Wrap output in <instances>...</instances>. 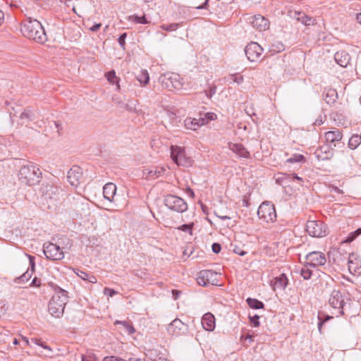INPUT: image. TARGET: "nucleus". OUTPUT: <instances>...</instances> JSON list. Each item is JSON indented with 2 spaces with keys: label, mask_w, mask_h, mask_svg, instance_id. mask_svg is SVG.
Masks as SVG:
<instances>
[{
  "label": "nucleus",
  "mask_w": 361,
  "mask_h": 361,
  "mask_svg": "<svg viewBox=\"0 0 361 361\" xmlns=\"http://www.w3.org/2000/svg\"><path fill=\"white\" fill-rule=\"evenodd\" d=\"M314 155L319 161H325L333 157L334 152L329 146L323 145L315 150Z\"/></svg>",
  "instance_id": "f3484780"
},
{
  "label": "nucleus",
  "mask_w": 361,
  "mask_h": 361,
  "mask_svg": "<svg viewBox=\"0 0 361 361\" xmlns=\"http://www.w3.org/2000/svg\"><path fill=\"white\" fill-rule=\"evenodd\" d=\"M20 118L27 119L28 121H33L35 118V114L30 109H25L20 116Z\"/></svg>",
  "instance_id": "e433bc0d"
},
{
  "label": "nucleus",
  "mask_w": 361,
  "mask_h": 361,
  "mask_svg": "<svg viewBox=\"0 0 361 361\" xmlns=\"http://www.w3.org/2000/svg\"><path fill=\"white\" fill-rule=\"evenodd\" d=\"M135 21L138 23H142V24L147 23V20L145 18V16H143L142 17L135 16Z\"/></svg>",
  "instance_id": "4d7b16f0"
},
{
  "label": "nucleus",
  "mask_w": 361,
  "mask_h": 361,
  "mask_svg": "<svg viewBox=\"0 0 361 361\" xmlns=\"http://www.w3.org/2000/svg\"><path fill=\"white\" fill-rule=\"evenodd\" d=\"M216 86H214V87H212L209 91H206V95L208 98H211L215 93H216Z\"/></svg>",
  "instance_id": "603ef678"
},
{
  "label": "nucleus",
  "mask_w": 361,
  "mask_h": 361,
  "mask_svg": "<svg viewBox=\"0 0 361 361\" xmlns=\"http://www.w3.org/2000/svg\"><path fill=\"white\" fill-rule=\"evenodd\" d=\"M230 150L233 152L240 157L249 158L250 152L247 149L240 143H230L228 145Z\"/></svg>",
  "instance_id": "6ab92c4d"
},
{
  "label": "nucleus",
  "mask_w": 361,
  "mask_h": 361,
  "mask_svg": "<svg viewBox=\"0 0 361 361\" xmlns=\"http://www.w3.org/2000/svg\"><path fill=\"white\" fill-rule=\"evenodd\" d=\"M306 159L302 154H295L291 157L286 160V162L290 164L295 163H304L305 162Z\"/></svg>",
  "instance_id": "7c9ffc66"
},
{
  "label": "nucleus",
  "mask_w": 361,
  "mask_h": 361,
  "mask_svg": "<svg viewBox=\"0 0 361 361\" xmlns=\"http://www.w3.org/2000/svg\"><path fill=\"white\" fill-rule=\"evenodd\" d=\"M167 331L169 334L175 336L185 335L188 332V326L180 319L176 318L169 325Z\"/></svg>",
  "instance_id": "ddd939ff"
},
{
  "label": "nucleus",
  "mask_w": 361,
  "mask_h": 361,
  "mask_svg": "<svg viewBox=\"0 0 361 361\" xmlns=\"http://www.w3.org/2000/svg\"><path fill=\"white\" fill-rule=\"evenodd\" d=\"M330 306L338 310L340 315L344 314L343 310L345 305V300L342 293L339 290H333L329 298Z\"/></svg>",
  "instance_id": "9d476101"
},
{
  "label": "nucleus",
  "mask_w": 361,
  "mask_h": 361,
  "mask_svg": "<svg viewBox=\"0 0 361 361\" xmlns=\"http://www.w3.org/2000/svg\"><path fill=\"white\" fill-rule=\"evenodd\" d=\"M126 37H127V34L124 32V33L121 34L118 39V42L120 46L123 49H124V46H125V40H126Z\"/></svg>",
  "instance_id": "de8ad7c7"
},
{
  "label": "nucleus",
  "mask_w": 361,
  "mask_h": 361,
  "mask_svg": "<svg viewBox=\"0 0 361 361\" xmlns=\"http://www.w3.org/2000/svg\"><path fill=\"white\" fill-rule=\"evenodd\" d=\"M297 19L305 25H310L314 24V20L306 16L305 13L299 12L298 13Z\"/></svg>",
  "instance_id": "c756f323"
},
{
  "label": "nucleus",
  "mask_w": 361,
  "mask_h": 361,
  "mask_svg": "<svg viewBox=\"0 0 361 361\" xmlns=\"http://www.w3.org/2000/svg\"><path fill=\"white\" fill-rule=\"evenodd\" d=\"M245 20L259 32L264 31L269 27V20L261 15L249 16Z\"/></svg>",
  "instance_id": "f8f14e48"
},
{
  "label": "nucleus",
  "mask_w": 361,
  "mask_h": 361,
  "mask_svg": "<svg viewBox=\"0 0 361 361\" xmlns=\"http://www.w3.org/2000/svg\"><path fill=\"white\" fill-rule=\"evenodd\" d=\"M233 251L235 254L239 255L240 256H244L246 254V252L244 251L240 246L235 245H233Z\"/></svg>",
  "instance_id": "a18cd8bd"
},
{
  "label": "nucleus",
  "mask_w": 361,
  "mask_h": 361,
  "mask_svg": "<svg viewBox=\"0 0 361 361\" xmlns=\"http://www.w3.org/2000/svg\"><path fill=\"white\" fill-rule=\"evenodd\" d=\"M290 178V175L286 173H279L276 181L279 184H282L286 180Z\"/></svg>",
  "instance_id": "79ce46f5"
},
{
  "label": "nucleus",
  "mask_w": 361,
  "mask_h": 361,
  "mask_svg": "<svg viewBox=\"0 0 361 361\" xmlns=\"http://www.w3.org/2000/svg\"><path fill=\"white\" fill-rule=\"evenodd\" d=\"M87 281L91 283H97V279L94 276L89 274Z\"/></svg>",
  "instance_id": "052dcab7"
},
{
  "label": "nucleus",
  "mask_w": 361,
  "mask_h": 361,
  "mask_svg": "<svg viewBox=\"0 0 361 361\" xmlns=\"http://www.w3.org/2000/svg\"><path fill=\"white\" fill-rule=\"evenodd\" d=\"M104 293L110 297H112L116 293V291H115L114 289H111V288H105L104 290Z\"/></svg>",
  "instance_id": "864d4df0"
},
{
  "label": "nucleus",
  "mask_w": 361,
  "mask_h": 361,
  "mask_svg": "<svg viewBox=\"0 0 361 361\" xmlns=\"http://www.w3.org/2000/svg\"><path fill=\"white\" fill-rule=\"evenodd\" d=\"M357 259V255L352 252L350 253L348 257V269L351 272L352 269L355 271L356 266H353L355 264V261Z\"/></svg>",
  "instance_id": "c9c22d12"
},
{
  "label": "nucleus",
  "mask_w": 361,
  "mask_h": 361,
  "mask_svg": "<svg viewBox=\"0 0 361 361\" xmlns=\"http://www.w3.org/2000/svg\"><path fill=\"white\" fill-rule=\"evenodd\" d=\"M20 30L25 37L37 42L44 43L47 39L43 26L41 23L36 19H32L31 18L26 19Z\"/></svg>",
  "instance_id": "f257e3e1"
},
{
  "label": "nucleus",
  "mask_w": 361,
  "mask_h": 361,
  "mask_svg": "<svg viewBox=\"0 0 361 361\" xmlns=\"http://www.w3.org/2000/svg\"><path fill=\"white\" fill-rule=\"evenodd\" d=\"M200 120L204 121V125L207 124L210 121H214L216 118V115L214 113L209 112L205 114L204 118H200Z\"/></svg>",
  "instance_id": "a19ab883"
},
{
  "label": "nucleus",
  "mask_w": 361,
  "mask_h": 361,
  "mask_svg": "<svg viewBox=\"0 0 361 361\" xmlns=\"http://www.w3.org/2000/svg\"><path fill=\"white\" fill-rule=\"evenodd\" d=\"M290 175V178L293 179V180H298L300 182H302V178L299 177L296 173H292V174H289Z\"/></svg>",
  "instance_id": "e2e57ef3"
},
{
  "label": "nucleus",
  "mask_w": 361,
  "mask_h": 361,
  "mask_svg": "<svg viewBox=\"0 0 361 361\" xmlns=\"http://www.w3.org/2000/svg\"><path fill=\"white\" fill-rule=\"evenodd\" d=\"M104 361H127L125 360H123L121 357H118L116 356H106L104 358Z\"/></svg>",
  "instance_id": "8fccbe9b"
},
{
  "label": "nucleus",
  "mask_w": 361,
  "mask_h": 361,
  "mask_svg": "<svg viewBox=\"0 0 361 361\" xmlns=\"http://www.w3.org/2000/svg\"><path fill=\"white\" fill-rule=\"evenodd\" d=\"M212 249L214 253L218 254L221 250V246L219 243H214L212 245Z\"/></svg>",
  "instance_id": "09e8293b"
},
{
  "label": "nucleus",
  "mask_w": 361,
  "mask_h": 361,
  "mask_svg": "<svg viewBox=\"0 0 361 361\" xmlns=\"http://www.w3.org/2000/svg\"><path fill=\"white\" fill-rule=\"evenodd\" d=\"M226 81L231 82H236L238 84H240L243 82V77L242 75H238L236 74L230 75L227 78H226Z\"/></svg>",
  "instance_id": "4c0bfd02"
},
{
  "label": "nucleus",
  "mask_w": 361,
  "mask_h": 361,
  "mask_svg": "<svg viewBox=\"0 0 361 361\" xmlns=\"http://www.w3.org/2000/svg\"><path fill=\"white\" fill-rule=\"evenodd\" d=\"M90 274L87 273V272H85V271H79L78 273H77V275L80 278L82 279V280L84 281H87V278H88V276H89Z\"/></svg>",
  "instance_id": "5fc2aeb1"
},
{
  "label": "nucleus",
  "mask_w": 361,
  "mask_h": 361,
  "mask_svg": "<svg viewBox=\"0 0 361 361\" xmlns=\"http://www.w3.org/2000/svg\"><path fill=\"white\" fill-rule=\"evenodd\" d=\"M202 326L206 331H212L215 328V318L214 316L208 312L203 315L202 318Z\"/></svg>",
  "instance_id": "a211bd4d"
},
{
  "label": "nucleus",
  "mask_w": 361,
  "mask_h": 361,
  "mask_svg": "<svg viewBox=\"0 0 361 361\" xmlns=\"http://www.w3.org/2000/svg\"><path fill=\"white\" fill-rule=\"evenodd\" d=\"M246 302L250 307L255 309V310L262 309V308H264V305L262 302H261L255 298H248L246 300Z\"/></svg>",
  "instance_id": "bb28decb"
},
{
  "label": "nucleus",
  "mask_w": 361,
  "mask_h": 361,
  "mask_svg": "<svg viewBox=\"0 0 361 361\" xmlns=\"http://www.w3.org/2000/svg\"><path fill=\"white\" fill-rule=\"evenodd\" d=\"M197 282L202 286H206L209 283L216 285L217 273L212 270H202L197 274Z\"/></svg>",
  "instance_id": "9b49d317"
},
{
  "label": "nucleus",
  "mask_w": 361,
  "mask_h": 361,
  "mask_svg": "<svg viewBox=\"0 0 361 361\" xmlns=\"http://www.w3.org/2000/svg\"><path fill=\"white\" fill-rule=\"evenodd\" d=\"M325 138L327 142L334 143V146L336 147V142H339L342 139V134L339 130L329 131L325 133Z\"/></svg>",
  "instance_id": "5701e85b"
},
{
  "label": "nucleus",
  "mask_w": 361,
  "mask_h": 361,
  "mask_svg": "<svg viewBox=\"0 0 361 361\" xmlns=\"http://www.w3.org/2000/svg\"><path fill=\"white\" fill-rule=\"evenodd\" d=\"M39 346L42 347L45 350H49L50 353H53L52 349L49 345H46L45 343L43 341L42 342V345H40Z\"/></svg>",
  "instance_id": "69168bd1"
},
{
  "label": "nucleus",
  "mask_w": 361,
  "mask_h": 361,
  "mask_svg": "<svg viewBox=\"0 0 361 361\" xmlns=\"http://www.w3.org/2000/svg\"><path fill=\"white\" fill-rule=\"evenodd\" d=\"M101 23H95L90 28V30L92 32H97L101 27Z\"/></svg>",
  "instance_id": "bf43d9fd"
},
{
  "label": "nucleus",
  "mask_w": 361,
  "mask_h": 361,
  "mask_svg": "<svg viewBox=\"0 0 361 361\" xmlns=\"http://www.w3.org/2000/svg\"><path fill=\"white\" fill-rule=\"evenodd\" d=\"M361 143V138L358 135H353L348 141V147L351 149H355Z\"/></svg>",
  "instance_id": "c85d7f7f"
},
{
  "label": "nucleus",
  "mask_w": 361,
  "mask_h": 361,
  "mask_svg": "<svg viewBox=\"0 0 361 361\" xmlns=\"http://www.w3.org/2000/svg\"><path fill=\"white\" fill-rule=\"evenodd\" d=\"M288 279L284 274H281L279 277L275 279L273 285L274 290H283L288 285Z\"/></svg>",
  "instance_id": "393cba45"
},
{
  "label": "nucleus",
  "mask_w": 361,
  "mask_h": 361,
  "mask_svg": "<svg viewBox=\"0 0 361 361\" xmlns=\"http://www.w3.org/2000/svg\"><path fill=\"white\" fill-rule=\"evenodd\" d=\"M361 234V228H357L353 232L350 233L346 238L343 240V243H350L353 242L357 237Z\"/></svg>",
  "instance_id": "72a5a7b5"
},
{
  "label": "nucleus",
  "mask_w": 361,
  "mask_h": 361,
  "mask_svg": "<svg viewBox=\"0 0 361 361\" xmlns=\"http://www.w3.org/2000/svg\"><path fill=\"white\" fill-rule=\"evenodd\" d=\"M310 267H304L300 268L297 272L305 279L308 280L312 275V271L309 269Z\"/></svg>",
  "instance_id": "473e14b6"
},
{
  "label": "nucleus",
  "mask_w": 361,
  "mask_h": 361,
  "mask_svg": "<svg viewBox=\"0 0 361 361\" xmlns=\"http://www.w3.org/2000/svg\"><path fill=\"white\" fill-rule=\"evenodd\" d=\"M257 215L259 219L267 223L273 222L276 219L274 205L269 202H264L258 208Z\"/></svg>",
  "instance_id": "39448f33"
},
{
  "label": "nucleus",
  "mask_w": 361,
  "mask_h": 361,
  "mask_svg": "<svg viewBox=\"0 0 361 361\" xmlns=\"http://www.w3.org/2000/svg\"><path fill=\"white\" fill-rule=\"evenodd\" d=\"M209 0H205L204 2L203 3V4L200 5V6H195V8L197 9H204V8H207V6H208V2H209Z\"/></svg>",
  "instance_id": "680f3d73"
},
{
  "label": "nucleus",
  "mask_w": 361,
  "mask_h": 361,
  "mask_svg": "<svg viewBox=\"0 0 361 361\" xmlns=\"http://www.w3.org/2000/svg\"><path fill=\"white\" fill-rule=\"evenodd\" d=\"M305 267H316L325 264L326 259L324 253L318 251H314L308 253L305 256Z\"/></svg>",
  "instance_id": "4468645a"
},
{
  "label": "nucleus",
  "mask_w": 361,
  "mask_h": 361,
  "mask_svg": "<svg viewBox=\"0 0 361 361\" xmlns=\"http://www.w3.org/2000/svg\"><path fill=\"white\" fill-rule=\"evenodd\" d=\"M31 286H39V281L36 277H35L32 279V281L31 282Z\"/></svg>",
  "instance_id": "338daca9"
},
{
  "label": "nucleus",
  "mask_w": 361,
  "mask_h": 361,
  "mask_svg": "<svg viewBox=\"0 0 361 361\" xmlns=\"http://www.w3.org/2000/svg\"><path fill=\"white\" fill-rule=\"evenodd\" d=\"M43 252L46 257L50 260H61L64 258V252L60 246L52 243H45Z\"/></svg>",
  "instance_id": "1a4fd4ad"
},
{
  "label": "nucleus",
  "mask_w": 361,
  "mask_h": 361,
  "mask_svg": "<svg viewBox=\"0 0 361 361\" xmlns=\"http://www.w3.org/2000/svg\"><path fill=\"white\" fill-rule=\"evenodd\" d=\"M249 319H250V323L255 327L258 326L259 325V317L258 315H257V314H255L254 316L249 315Z\"/></svg>",
  "instance_id": "37998d69"
},
{
  "label": "nucleus",
  "mask_w": 361,
  "mask_h": 361,
  "mask_svg": "<svg viewBox=\"0 0 361 361\" xmlns=\"http://www.w3.org/2000/svg\"><path fill=\"white\" fill-rule=\"evenodd\" d=\"M82 176V169L74 166L68 172V180L72 186L77 187L80 183Z\"/></svg>",
  "instance_id": "dca6fc26"
},
{
  "label": "nucleus",
  "mask_w": 361,
  "mask_h": 361,
  "mask_svg": "<svg viewBox=\"0 0 361 361\" xmlns=\"http://www.w3.org/2000/svg\"><path fill=\"white\" fill-rule=\"evenodd\" d=\"M334 59L341 67H347L350 61V56L344 50L337 51L334 55Z\"/></svg>",
  "instance_id": "aec40b11"
},
{
  "label": "nucleus",
  "mask_w": 361,
  "mask_h": 361,
  "mask_svg": "<svg viewBox=\"0 0 361 361\" xmlns=\"http://www.w3.org/2000/svg\"><path fill=\"white\" fill-rule=\"evenodd\" d=\"M262 47L257 42L249 43L245 49V52L249 61H257L262 56Z\"/></svg>",
  "instance_id": "2eb2a0df"
},
{
  "label": "nucleus",
  "mask_w": 361,
  "mask_h": 361,
  "mask_svg": "<svg viewBox=\"0 0 361 361\" xmlns=\"http://www.w3.org/2000/svg\"><path fill=\"white\" fill-rule=\"evenodd\" d=\"M67 292L59 289L52 297L49 303V312L56 318H60L64 312L65 305L68 302Z\"/></svg>",
  "instance_id": "f03ea898"
},
{
  "label": "nucleus",
  "mask_w": 361,
  "mask_h": 361,
  "mask_svg": "<svg viewBox=\"0 0 361 361\" xmlns=\"http://www.w3.org/2000/svg\"><path fill=\"white\" fill-rule=\"evenodd\" d=\"M137 80L143 85H147L149 80V76L146 70H142L137 75Z\"/></svg>",
  "instance_id": "2f4dec72"
},
{
  "label": "nucleus",
  "mask_w": 361,
  "mask_h": 361,
  "mask_svg": "<svg viewBox=\"0 0 361 361\" xmlns=\"http://www.w3.org/2000/svg\"><path fill=\"white\" fill-rule=\"evenodd\" d=\"M240 340L244 341H248L249 343H251L253 341V336L250 335L249 334H247L246 335H243L240 337Z\"/></svg>",
  "instance_id": "3c124183"
},
{
  "label": "nucleus",
  "mask_w": 361,
  "mask_h": 361,
  "mask_svg": "<svg viewBox=\"0 0 361 361\" xmlns=\"http://www.w3.org/2000/svg\"><path fill=\"white\" fill-rule=\"evenodd\" d=\"M337 99V92L334 89L326 90L324 96V100L328 104H334Z\"/></svg>",
  "instance_id": "a878e982"
},
{
  "label": "nucleus",
  "mask_w": 361,
  "mask_h": 361,
  "mask_svg": "<svg viewBox=\"0 0 361 361\" xmlns=\"http://www.w3.org/2000/svg\"><path fill=\"white\" fill-rule=\"evenodd\" d=\"M116 192V186L114 183H108L103 187L104 197L110 202H114V197Z\"/></svg>",
  "instance_id": "412c9836"
},
{
  "label": "nucleus",
  "mask_w": 361,
  "mask_h": 361,
  "mask_svg": "<svg viewBox=\"0 0 361 361\" xmlns=\"http://www.w3.org/2000/svg\"><path fill=\"white\" fill-rule=\"evenodd\" d=\"M322 123H323L322 118V116H319V118H317L316 119V121H315L314 124L316 125V126H319V125H321Z\"/></svg>",
  "instance_id": "774afa93"
},
{
  "label": "nucleus",
  "mask_w": 361,
  "mask_h": 361,
  "mask_svg": "<svg viewBox=\"0 0 361 361\" xmlns=\"http://www.w3.org/2000/svg\"><path fill=\"white\" fill-rule=\"evenodd\" d=\"M171 157L178 166H188L191 164V159L186 157L185 150L181 147H171Z\"/></svg>",
  "instance_id": "6e6552de"
},
{
  "label": "nucleus",
  "mask_w": 361,
  "mask_h": 361,
  "mask_svg": "<svg viewBox=\"0 0 361 361\" xmlns=\"http://www.w3.org/2000/svg\"><path fill=\"white\" fill-rule=\"evenodd\" d=\"M159 80L161 83L162 87L169 90L172 88L180 89L183 85L179 75L175 73H165L159 77Z\"/></svg>",
  "instance_id": "0eeeda50"
},
{
  "label": "nucleus",
  "mask_w": 361,
  "mask_h": 361,
  "mask_svg": "<svg viewBox=\"0 0 361 361\" xmlns=\"http://www.w3.org/2000/svg\"><path fill=\"white\" fill-rule=\"evenodd\" d=\"M41 174L39 168L32 164H27L21 166L18 176L23 183L32 185L39 182Z\"/></svg>",
  "instance_id": "7ed1b4c3"
},
{
  "label": "nucleus",
  "mask_w": 361,
  "mask_h": 361,
  "mask_svg": "<svg viewBox=\"0 0 361 361\" xmlns=\"http://www.w3.org/2000/svg\"><path fill=\"white\" fill-rule=\"evenodd\" d=\"M178 27V24L173 23L169 25H166V27L163 26V28L167 31H173L176 30Z\"/></svg>",
  "instance_id": "6e6d98bb"
},
{
  "label": "nucleus",
  "mask_w": 361,
  "mask_h": 361,
  "mask_svg": "<svg viewBox=\"0 0 361 361\" xmlns=\"http://www.w3.org/2000/svg\"><path fill=\"white\" fill-rule=\"evenodd\" d=\"M29 261L31 267V271L33 272L35 270V257L29 255Z\"/></svg>",
  "instance_id": "13d9d810"
},
{
  "label": "nucleus",
  "mask_w": 361,
  "mask_h": 361,
  "mask_svg": "<svg viewBox=\"0 0 361 361\" xmlns=\"http://www.w3.org/2000/svg\"><path fill=\"white\" fill-rule=\"evenodd\" d=\"M32 272H30L29 270H27L26 272H25L23 274H22L20 277H18L15 279V281L16 283H25L28 281L30 278L32 277Z\"/></svg>",
  "instance_id": "f704fd0d"
},
{
  "label": "nucleus",
  "mask_w": 361,
  "mask_h": 361,
  "mask_svg": "<svg viewBox=\"0 0 361 361\" xmlns=\"http://www.w3.org/2000/svg\"><path fill=\"white\" fill-rule=\"evenodd\" d=\"M164 204L169 209L178 213H183L188 209L186 202L183 198L173 195L164 196Z\"/></svg>",
  "instance_id": "20e7f679"
},
{
  "label": "nucleus",
  "mask_w": 361,
  "mask_h": 361,
  "mask_svg": "<svg viewBox=\"0 0 361 361\" xmlns=\"http://www.w3.org/2000/svg\"><path fill=\"white\" fill-rule=\"evenodd\" d=\"M317 318H318V324H317L318 329H319V331L320 333H322V328L323 324L326 322H327L329 319H332L333 317L329 316V315H326V314H325L324 313H322V312H319Z\"/></svg>",
  "instance_id": "cd10ccee"
},
{
  "label": "nucleus",
  "mask_w": 361,
  "mask_h": 361,
  "mask_svg": "<svg viewBox=\"0 0 361 361\" xmlns=\"http://www.w3.org/2000/svg\"><path fill=\"white\" fill-rule=\"evenodd\" d=\"M116 324H121L129 334H133L135 331V328L126 321H116Z\"/></svg>",
  "instance_id": "58836bf2"
},
{
  "label": "nucleus",
  "mask_w": 361,
  "mask_h": 361,
  "mask_svg": "<svg viewBox=\"0 0 361 361\" xmlns=\"http://www.w3.org/2000/svg\"><path fill=\"white\" fill-rule=\"evenodd\" d=\"M165 171L163 167L154 166L152 169H145L143 170V174L146 176L147 178L155 179L160 177Z\"/></svg>",
  "instance_id": "4be33fe9"
},
{
  "label": "nucleus",
  "mask_w": 361,
  "mask_h": 361,
  "mask_svg": "<svg viewBox=\"0 0 361 361\" xmlns=\"http://www.w3.org/2000/svg\"><path fill=\"white\" fill-rule=\"evenodd\" d=\"M97 357L94 354L90 353L85 356L82 357V361H96Z\"/></svg>",
  "instance_id": "c03bdc74"
},
{
  "label": "nucleus",
  "mask_w": 361,
  "mask_h": 361,
  "mask_svg": "<svg viewBox=\"0 0 361 361\" xmlns=\"http://www.w3.org/2000/svg\"><path fill=\"white\" fill-rule=\"evenodd\" d=\"M306 231L312 237L322 238L327 235V226L320 221H308Z\"/></svg>",
  "instance_id": "423d86ee"
},
{
  "label": "nucleus",
  "mask_w": 361,
  "mask_h": 361,
  "mask_svg": "<svg viewBox=\"0 0 361 361\" xmlns=\"http://www.w3.org/2000/svg\"><path fill=\"white\" fill-rule=\"evenodd\" d=\"M193 226H194V223H191V224H183L180 226H179L178 228V229H179L182 231L188 232L190 235H192Z\"/></svg>",
  "instance_id": "ea45409f"
},
{
  "label": "nucleus",
  "mask_w": 361,
  "mask_h": 361,
  "mask_svg": "<svg viewBox=\"0 0 361 361\" xmlns=\"http://www.w3.org/2000/svg\"><path fill=\"white\" fill-rule=\"evenodd\" d=\"M185 126L190 130H195L199 127L204 125V121L200 120V118H187L184 121Z\"/></svg>",
  "instance_id": "b1692460"
},
{
  "label": "nucleus",
  "mask_w": 361,
  "mask_h": 361,
  "mask_svg": "<svg viewBox=\"0 0 361 361\" xmlns=\"http://www.w3.org/2000/svg\"><path fill=\"white\" fill-rule=\"evenodd\" d=\"M31 342L39 346L42 345V341L39 338H35L31 339Z\"/></svg>",
  "instance_id": "0e129e2a"
},
{
  "label": "nucleus",
  "mask_w": 361,
  "mask_h": 361,
  "mask_svg": "<svg viewBox=\"0 0 361 361\" xmlns=\"http://www.w3.org/2000/svg\"><path fill=\"white\" fill-rule=\"evenodd\" d=\"M106 78L111 83H114V80L116 79L115 71H111L108 72L106 73Z\"/></svg>",
  "instance_id": "49530a36"
}]
</instances>
